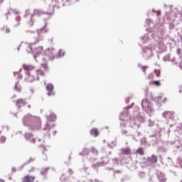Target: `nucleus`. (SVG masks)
I'll use <instances>...</instances> for the list:
<instances>
[{"mask_svg": "<svg viewBox=\"0 0 182 182\" xmlns=\"http://www.w3.org/2000/svg\"><path fill=\"white\" fill-rule=\"evenodd\" d=\"M141 105L145 112H139V106H135L133 109V120L131 122V127H134V129H139V127H140V124L143 123L146 119V114L151 116L154 112L153 105L151 103L149 102L147 99L142 100Z\"/></svg>", "mask_w": 182, "mask_h": 182, "instance_id": "obj_1", "label": "nucleus"}, {"mask_svg": "<svg viewBox=\"0 0 182 182\" xmlns=\"http://www.w3.org/2000/svg\"><path fill=\"white\" fill-rule=\"evenodd\" d=\"M141 41L144 45H149V46H153L154 45V50H156L157 53H161L166 50V46H164L163 38H160L153 32H149L141 37Z\"/></svg>", "mask_w": 182, "mask_h": 182, "instance_id": "obj_2", "label": "nucleus"}, {"mask_svg": "<svg viewBox=\"0 0 182 182\" xmlns=\"http://www.w3.org/2000/svg\"><path fill=\"white\" fill-rule=\"evenodd\" d=\"M22 124L25 127H28V130H39L42 126L41 117L31 114L23 116L21 119Z\"/></svg>", "mask_w": 182, "mask_h": 182, "instance_id": "obj_3", "label": "nucleus"}, {"mask_svg": "<svg viewBox=\"0 0 182 182\" xmlns=\"http://www.w3.org/2000/svg\"><path fill=\"white\" fill-rule=\"evenodd\" d=\"M47 26H48V23L45 22L43 28H41L37 30L38 37L36 39L35 42L26 44L27 53H33V45L45 39V36H43V33H48V32H49V29H48Z\"/></svg>", "mask_w": 182, "mask_h": 182, "instance_id": "obj_4", "label": "nucleus"}, {"mask_svg": "<svg viewBox=\"0 0 182 182\" xmlns=\"http://www.w3.org/2000/svg\"><path fill=\"white\" fill-rule=\"evenodd\" d=\"M23 69L25 72L24 74V80L25 82H32L34 80H39V77L36 76V74L33 70L35 69V66L32 65L23 64Z\"/></svg>", "mask_w": 182, "mask_h": 182, "instance_id": "obj_5", "label": "nucleus"}, {"mask_svg": "<svg viewBox=\"0 0 182 182\" xmlns=\"http://www.w3.org/2000/svg\"><path fill=\"white\" fill-rule=\"evenodd\" d=\"M79 0H52L51 4L49 5V9H59L61 6H69Z\"/></svg>", "mask_w": 182, "mask_h": 182, "instance_id": "obj_6", "label": "nucleus"}, {"mask_svg": "<svg viewBox=\"0 0 182 182\" xmlns=\"http://www.w3.org/2000/svg\"><path fill=\"white\" fill-rule=\"evenodd\" d=\"M165 132V133L169 136L170 132H171V129L170 128H168L167 129H164L163 128H159L156 134L149 135L148 137V143L149 144H154L156 141H157V139H160L161 137V135L163 134V132Z\"/></svg>", "mask_w": 182, "mask_h": 182, "instance_id": "obj_7", "label": "nucleus"}, {"mask_svg": "<svg viewBox=\"0 0 182 182\" xmlns=\"http://www.w3.org/2000/svg\"><path fill=\"white\" fill-rule=\"evenodd\" d=\"M47 122L45 125V127L43 128V130L45 132L46 130H48V132L50 130V129H53L56 124H53L52 126H50V124H49V122H51L52 123L55 122L57 120L56 114H55V112H50L49 114L46 115Z\"/></svg>", "mask_w": 182, "mask_h": 182, "instance_id": "obj_8", "label": "nucleus"}, {"mask_svg": "<svg viewBox=\"0 0 182 182\" xmlns=\"http://www.w3.org/2000/svg\"><path fill=\"white\" fill-rule=\"evenodd\" d=\"M169 8L170 12H166L165 14L164 19L168 21V22H172V21H174V19L177 18V15H178V9H177V8L171 9L173 8V5H170Z\"/></svg>", "mask_w": 182, "mask_h": 182, "instance_id": "obj_9", "label": "nucleus"}, {"mask_svg": "<svg viewBox=\"0 0 182 182\" xmlns=\"http://www.w3.org/2000/svg\"><path fill=\"white\" fill-rule=\"evenodd\" d=\"M163 117L167 119V123L169 127H172L176 124V113L166 111L162 114Z\"/></svg>", "mask_w": 182, "mask_h": 182, "instance_id": "obj_10", "label": "nucleus"}, {"mask_svg": "<svg viewBox=\"0 0 182 182\" xmlns=\"http://www.w3.org/2000/svg\"><path fill=\"white\" fill-rule=\"evenodd\" d=\"M53 9L50 10V9H49L47 12L39 9H35L33 11V16H41V15H46V17L44 18V21L46 22V21H49V19H50L51 16H53Z\"/></svg>", "mask_w": 182, "mask_h": 182, "instance_id": "obj_11", "label": "nucleus"}, {"mask_svg": "<svg viewBox=\"0 0 182 182\" xmlns=\"http://www.w3.org/2000/svg\"><path fill=\"white\" fill-rule=\"evenodd\" d=\"M55 52V49L53 48H48L46 51H45V55H48V57L45 58L43 57V55H42V58L43 60H44V63H41V66L43 68L44 70H48V63L46 62L48 60V59H50V56L53 55V53Z\"/></svg>", "mask_w": 182, "mask_h": 182, "instance_id": "obj_12", "label": "nucleus"}, {"mask_svg": "<svg viewBox=\"0 0 182 182\" xmlns=\"http://www.w3.org/2000/svg\"><path fill=\"white\" fill-rule=\"evenodd\" d=\"M153 48L154 47H151V48L147 47V46L142 47V51L141 55L143 59H145V60H147L153 56V50H152Z\"/></svg>", "mask_w": 182, "mask_h": 182, "instance_id": "obj_13", "label": "nucleus"}, {"mask_svg": "<svg viewBox=\"0 0 182 182\" xmlns=\"http://www.w3.org/2000/svg\"><path fill=\"white\" fill-rule=\"evenodd\" d=\"M129 109H132V107L127 106L126 108H124V112H121L119 114V120H122V122H127L129 119H132V115L129 116Z\"/></svg>", "mask_w": 182, "mask_h": 182, "instance_id": "obj_14", "label": "nucleus"}, {"mask_svg": "<svg viewBox=\"0 0 182 182\" xmlns=\"http://www.w3.org/2000/svg\"><path fill=\"white\" fill-rule=\"evenodd\" d=\"M46 86V90L47 92V95L50 97L51 96L55 97L56 96V92H55V86L52 83L46 84L44 83Z\"/></svg>", "mask_w": 182, "mask_h": 182, "instance_id": "obj_15", "label": "nucleus"}, {"mask_svg": "<svg viewBox=\"0 0 182 182\" xmlns=\"http://www.w3.org/2000/svg\"><path fill=\"white\" fill-rule=\"evenodd\" d=\"M90 150L89 148H84L81 152L79 153V156H87V159L90 160L92 163L93 161H96V158L95 157H89V153Z\"/></svg>", "mask_w": 182, "mask_h": 182, "instance_id": "obj_16", "label": "nucleus"}, {"mask_svg": "<svg viewBox=\"0 0 182 182\" xmlns=\"http://www.w3.org/2000/svg\"><path fill=\"white\" fill-rule=\"evenodd\" d=\"M146 163L151 166V167H154L157 164V156L152 154L146 159Z\"/></svg>", "mask_w": 182, "mask_h": 182, "instance_id": "obj_17", "label": "nucleus"}, {"mask_svg": "<svg viewBox=\"0 0 182 182\" xmlns=\"http://www.w3.org/2000/svg\"><path fill=\"white\" fill-rule=\"evenodd\" d=\"M150 98L152 100H154L156 105H158V107H161V102H163V103H166V98L163 100V96H159L158 97L154 98V97L151 94Z\"/></svg>", "mask_w": 182, "mask_h": 182, "instance_id": "obj_18", "label": "nucleus"}, {"mask_svg": "<svg viewBox=\"0 0 182 182\" xmlns=\"http://www.w3.org/2000/svg\"><path fill=\"white\" fill-rule=\"evenodd\" d=\"M42 52H43V47L42 46H38L33 50V58L36 60H38L36 58H41L42 56Z\"/></svg>", "mask_w": 182, "mask_h": 182, "instance_id": "obj_19", "label": "nucleus"}, {"mask_svg": "<svg viewBox=\"0 0 182 182\" xmlns=\"http://www.w3.org/2000/svg\"><path fill=\"white\" fill-rule=\"evenodd\" d=\"M80 171L84 177H87V176H89L90 174V170L89 169V166H87V165H86L85 164H84L80 167Z\"/></svg>", "mask_w": 182, "mask_h": 182, "instance_id": "obj_20", "label": "nucleus"}, {"mask_svg": "<svg viewBox=\"0 0 182 182\" xmlns=\"http://www.w3.org/2000/svg\"><path fill=\"white\" fill-rule=\"evenodd\" d=\"M24 138L27 141H30V143H36V139L33 138V134L32 132H26Z\"/></svg>", "mask_w": 182, "mask_h": 182, "instance_id": "obj_21", "label": "nucleus"}, {"mask_svg": "<svg viewBox=\"0 0 182 182\" xmlns=\"http://www.w3.org/2000/svg\"><path fill=\"white\" fill-rule=\"evenodd\" d=\"M109 163V159L107 157L105 158V160L101 162H97L96 164H94L92 165V167H93L94 170H96L97 167L102 166H106Z\"/></svg>", "mask_w": 182, "mask_h": 182, "instance_id": "obj_22", "label": "nucleus"}, {"mask_svg": "<svg viewBox=\"0 0 182 182\" xmlns=\"http://www.w3.org/2000/svg\"><path fill=\"white\" fill-rule=\"evenodd\" d=\"M156 176H157V178L159 182L167 181V178H166V175L164 174V173H163L160 171H156Z\"/></svg>", "mask_w": 182, "mask_h": 182, "instance_id": "obj_23", "label": "nucleus"}, {"mask_svg": "<svg viewBox=\"0 0 182 182\" xmlns=\"http://www.w3.org/2000/svg\"><path fill=\"white\" fill-rule=\"evenodd\" d=\"M24 18H30L31 22L29 23V26H33V14H31L29 10H26L25 15L23 16Z\"/></svg>", "mask_w": 182, "mask_h": 182, "instance_id": "obj_24", "label": "nucleus"}, {"mask_svg": "<svg viewBox=\"0 0 182 182\" xmlns=\"http://www.w3.org/2000/svg\"><path fill=\"white\" fill-rule=\"evenodd\" d=\"M65 50L60 49L56 55H53V59H60V58L65 56Z\"/></svg>", "mask_w": 182, "mask_h": 182, "instance_id": "obj_25", "label": "nucleus"}, {"mask_svg": "<svg viewBox=\"0 0 182 182\" xmlns=\"http://www.w3.org/2000/svg\"><path fill=\"white\" fill-rule=\"evenodd\" d=\"M25 105H26V102L23 101V99H18L16 102V105L18 109H21V107L25 106Z\"/></svg>", "mask_w": 182, "mask_h": 182, "instance_id": "obj_26", "label": "nucleus"}, {"mask_svg": "<svg viewBox=\"0 0 182 182\" xmlns=\"http://www.w3.org/2000/svg\"><path fill=\"white\" fill-rule=\"evenodd\" d=\"M90 133L93 137H97V136H99V130L97 129V128H92L90 131Z\"/></svg>", "mask_w": 182, "mask_h": 182, "instance_id": "obj_27", "label": "nucleus"}, {"mask_svg": "<svg viewBox=\"0 0 182 182\" xmlns=\"http://www.w3.org/2000/svg\"><path fill=\"white\" fill-rule=\"evenodd\" d=\"M35 181V176H24L23 178V182H33Z\"/></svg>", "mask_w": 182, "mask_h": 182, "instance_id": "obj_28", "label": "nucleus"}, {"mask_svg": "<svg viewBox=\"0 0 182 182\" xmlns=\"http://www.w3.org/2000/svg\"><path fill=\"white\" fill-rule=\"evenodd\" d=\"M49 167L47 168H42L40 171V174L41 176H43V177L46 176V174H48V171L49 170Z\"/></svg>", "mask_w": 182, "mask_h": 182, "instance_id": "obj_29", "label": "nucleus"}, {"mask_svg": "<svg viewBox=\"0 0 182 182\" xmlns=\"http://www.w3.org/2000/svg\"><path fill=\"white\" fill-rule=\"evenodd\" d=\"M11 14H14V15H18L19 12H18V10L11 9L10 11L6 14V17L7 20H8V17L9 16V15H11Z\"/></svg>", "mask_w": 182, "mask_h": 182, "instance_id": "obj_30", "label": "nucleus"}, {"mask_svg": "<svg viewBox=\"0 0 182 182\" xmlns=\"http://www.w3.org/2000/svg\"><path fill=\"white\" fill-rule=\"evenodd\" d=\"M14 90H16V92H22L19 82H16L15 86H14Z\"/></svg>", "mask_w": 182, "mask_h": 182, "instance_id": "obj_31", "label": "nucleus"}, {"mask_svg": "<svg viewBox=\"0 0 182 182\" xmlns=\"http://www.w3.org/2000/svg\"><path fill=\"white\" fill-rule=\"evenodd\" d=\"M145 23V26H149V28H153L154 26L153 21L150 19H146Z\"/></svg>", "mask_w": 182, "mask_h": 182, "instance_id": "obj_32", "label": "nucleus"}, {"mask_svg": "<svg viewBox=\"0 0 182 182\" xmlns=\"http://www.w3.org/2000/svg\"><path fill=\"white\" fill-rule=\"evenodd\" d=\"M112 167H117V166H119V159L117 158H113L112 159Z\"/></svg>", "mask_w": 182, "mask_h": 182, "instance_id": "obj_33", "label": "nucleus"}, {"mask_svg": "<svg viewBox=\"0 0 182 182\" xmlns=\"http://www.w3.org/2000/svg\"><path fill=\"white\" fill-rule=\"evenodd\" d=\"M141 141V144H142V146H146V144H149V139L147 140V139L146 137H143L140 139Z\"/></svg>", "mask_w": 182, "mask_h": 182, "instance_id": "obj_34", "label": "nucleus"}, {"mask_svg": "<svg viewBox=\"0 0 182 182\" xmlns=\"http://www.w3.org/2000/svg\"><path fill=\"white\" fill-rule=\"evenodd\" d=\"M121 151H122V154H126V155L130 154V149H129V148H122L121 149Z\"/></svg>", "mask_w": 182, "mask_h": 182, "instance_id": "obj_35", "label": "nucleus"}, {"mask_svg": "<svg viewBox=\"0 0 182 182\" xmlns=\"http://www.w3.org/2000/svg\"><path fill=\"white\" fill-rule=\"evenodd\" d=\"M36 73V76L37 77H39V75H41V76H45V73H43V71L41 70H37L36 71H34Z\"/></svg>", "mask_w": 182, "mask_h": 182, "instance_id": "obj_36", "label": "nucleus"}, {"mask_svg": "<svg viewBox=\"0 0 182 182\" xmlns=\"http://www.w3.org/2000/svg\"><path fill=\"white\" fill-rule=\"evenodd\" d=\"M137 66L138 68H141L142 72L144 73V75H146V69H147V66H143L140 63L137 64Z\"/></svg>", "mask_w": 182, "mask_h": 182, "instance_id": "obj_37", "label": "nucleus"}, {"mask_svg": "<svg viewBox=\"0 0 182 182\" xmlns=\"http://www.w3.org/2000/svg\"><path fill=\"white\" fill-rule=\"evenodd\" d=\"M16 21H17V24L14 25V27L18 28V26H19L21 25V16H17L16 17Z\"/></svg>", "mask_w": 182, "mask_h": 182, "instance_id": "obj_38", "label": "nucleus"}, {"mask_svg": "<svg viewBox=\"0 0 182 182\" xmlns=\"http://www.w3.org/2000/svg\"><path fill=\"white\" fill-rule=\"evenodd\" d=\"M22 71V68L19 70L18 72H14V75L16 76V75H18L17 77V79L21 80L22 79V75L19 74L20 72Z\"/></svg>", "mask_w": 182, "mask_h": 182, "instance_id": "obj_39", "label": "nucleus"}, {"mask_svg": "<svg viewBox=\"0 0 182 182\" xmlns=\"http://www.w3.org/2000/svg\"><path fill=\"white\" fill-rule=\"evenodd\" d=\"M136 153H138V154H140L141 156H143V154H144V149H143V147H139L136 150Z\"/></svg>", "mask_w": 182, "mask_h": 182, "instance_id": "obj_40", "label": "nucleus"}, {"mask_svg": "<svg viewBox=\"0 0 182 182\" xmlns=\"http://www.w3.org/2000/svg\"><path fill=\"white\" fill-rule=\"evenodd\" d=\"M6 136L1 135L0 136V143L1 144H4V143H6Z\"/></svg>", "mask_w": 182, "mask_h": 182, "instance_id": "obj_41", "label": "nucleus"}, {"mask_svg": "<svg viewBox=\"0 0 182 182\" xmlns=\"http://www.w3.org/2000/svg\"><path fill=\"white\" fill-rule=\"evenodd\" d=\"M91 149H92V153L95 156H97L99 154V151H97V149L95 146H92Z\"/></svg>", "mask_w": 182, "mask_h": 182, "instance_id": "obj_42", "label": "nucleus"}, {"mask_svg": "<svg viewBox=\"0 0 182 182\" xmlns=\"http://www.w3.org/2000/svg\"><path fill=\"white\" fill-rule=\"evenodd\" d=\"M36 160V158L35 156H31L29 159L26 162V164H29L30 163H33V161H35Z\"/></svg>", "mask_w": 182, "mask_h": 182, "instance_id": "obj_43", "label": "nucleus"}, {"mask_svg": "<svg viewBox=\"0 0 182 182\" xmlns=\"http://www.w3.org/2000/svg\"><path fill=\"white\" fill-rule=\"evenodd\" d=\"M1 30L5 31V33H11V28H8V26H4Z\"/></svg>", "mask_w": 182, "mask_h": 182, "instance_id": "obj_44", "label": "nucleus"}, {"mask_svg": "<svg viewBox=\"0 0 182 182\" xmlns=\"http://www.w3.org/2000/svg\"><path fill=\"white\" fill-rule=\"evenodd\" d=\"M148 126L149 127H153V126H154V121H153L152 119H149Z\"/></svg>", "mask_w": 182, "mask_h": 182, "instance_id": "obj_45", "label": "nucleus"}, {"mask_svg": "<svg viewBox=\"0 0 182 182\" xmlns=\"http://www.w3.org/2000/svg\"><path fill=\"white\" fill-rule=\"evenodd\" d=\"M163 60H164V62H167V60L170 61V53L166 54L164 57Z\"/></svg>", "mask_w": 182, "mask_h": 182, "instance_id": "obj_46", "label": "nucleus"}, {"mask_svg": "<svg viewBox=\"0 0 182 182\" xmlns=\"http://www.w3.org/2000/svg\"><path fill=\"white\" fill-rule=\"evenodd\" d=\"M114 146H116V141H112L111 142V144L108 143V147H110L111 149H113V147H114Z\"/></svg>", "mask_w": 182, "mask_h": 182, "instance_id": "obj_47", "label": "nucleus"}, {"mask_svg": "<svg viewBox=\"0 0 182 182\" xmlns=\"http://www.w3.org/2000/svg\"><path fill=\"white\" fill-rule=\"evenodd\" d=\"M152 12L154 14H156V16H160V15H161V13H160V11H156L155 10H154V9H152Z\"/></svg>", "mask_w": 182, "mask_h": 182, "instance_id": "obj_48", "label": "nucleus"}, {"mask_svg": "<svg viewBox=\"0 0 182 182\" xmlns=\"http://www.w3.org/2000/svg\"><path fill=\"white\" fill-rule=\"evenodd\" d=\"M154 84L155 85V86H160V85H161V83L159 80L154 81Z\"/></svg>", "mask_w": 182, "mask_h": 182, "instance_id": "obj_49", "label": "nucleus"}, {"mask_svg": "<svg viewBox=\"0 0 182 182\" xmlns=\"http://www.w3.org/2000/svg\"><path fill=\"white\" fill-rule=\"evenodd\" d=\"M168 28L171 31H173V29H174L175 26H174V24L173 23H169L168 25Z\"/></svg>", "mask_w": 182, "mask_h": 182, "instance_id": "obj_50", "label": "nucleus"}, {"mask_svg": "<svg viewBox=\"0 0 182 182\" xmlns=\"http://www.w3.org/2000/svg\"><path fill=\"white\" fill-rule=\"evenodd\" d=\"M126 122L127 121H122V122H120V126L123 127H126Z\"/></svg>", "mask_w": 182, "mask_h": 182, "instance_id": "obj_51", "label": "nucleus"}, {"mask_svg": "<svg viewBox=\"0 0 182 182\" xmlns=\"http://www.w3.org/2000/svg\"><path fill=\"white\" fill-rule=\"evenodd\" d=\"M25 166H26V163H24L23 165H21V166H19L18 168V170H19V171H21V170H22L23 168V167H25Z\"/></svg>", "mask_w": 182, "mask_h": 182, "instance_id": "obj_52", "label": "nucleus"}, {"mask_svg": "<svg viewBox=\"0 0 182 182\" xmlns=\"http://www.w3.org/2000/svg\"><path fill=\"white\" fill-rule=\"evenodd\" d=\"M154 73H156V77H159L160 76V70H155Z\"/></svg>", "mask_w": 182, "mask_h": 182, "instance_id": "obj_53", "label": "nucleus"}, {"mask_svg": "<svg viewBox=\"0 0 182 182\" xmlns=\"http://www.w3.org/2000/svg\"><path fill=\"white\" fill-rule=\"evenodd\" d=\"M147 79H148L149 80H150V79H153V74H149V75H148Z\"/></svg>", "mask_w": 182, "mask_h": 182, "instance_id": "obj_54", "label": "nucleus"}, {"mask_svg": "<svg viewBox=\"0 0 182 182\" xmlns=\"http://www.w3.org/2000/svg\"><path fill=\"white\" fill-rule=\"evenodd\" d=\"M33 171H35V167L32 166V167L31 168V169L28 170V172H29V173H32V172H33Z\"/></svg>", "mask_w": 182, "mask_h": 182, "instance_id": "obj_55", "label": "nucleus"}, {"mask_svg": "<svg viewBox=\"0 0 182 182\" xmlns=\"http://www.w3.org/2000/svg\"><path fill=\"white\" fill-rule=\"evenodd\" d=\"M68 173L69 174H70V176H71V174H73V171L72 170V168H69V169L68 170Z\"/></svg>", "mask_w": 182, "mask_h": 182, "instance_id": "obj_56", "label": "nucleus"}, {"mask_svg": "<svg viewBox=\"0 0 182 182\" xmlns=\"http://www.w3.org/2000/svg\"><path fill=\"white\" fill-rule=\"evenodd\" d=\"M11 170H12L13 173H16V168L15 166H13L11 168Z\"/></svg>", "mask_w": 182, "mask_h": 182, "instance_id": "obj_57", "label": "nucleus"}, {"mask_svg": "<svg viewBox=\"0 0 182 182\" xmlns=\"http://www.w3.org/2000/svg\"><path fill=\"white\" fill-rule=\"evenodd\" d=\"M90 182H100V181H99V179H95L94 181L90 179Z\"/></svg>", "mask_w": 182, "mask_h": 182, "instance_id": "obj_58", "label": "nucleus"}, {"mask_svg": "<svg viewBox=\"0 0 182 182\" xmlns=\"http://www.w3.org/2000/svg\"><path fill=\"white\" fill-rule=\"evenodd\" d=\"M176 52H177L178 55H180L181 53V49L178 48Z\"/></svg>", "mask_w": 182, "mask_h": 182, "instance_id": "obj_59", "label": "nucleus"}, {"mask_svg": "<svg viewBox=\"0 0 182 182\" xmlns=\"http://www.w3.org/2000/svg\"><path fill=\"white\" fill-rule=\"evenodd\" d=\"M114 173H122V171H120V170H117V171H114Z\"/></svg>", "mask_w": 182, "mask_h": 182, "instance_id": "obj_60", "label": "nucleus"}, {"mask_svg": "<svg viewBox=\"0 0 182 182\" xmlns=\"http://www.w3.org/2000/svg\"><path fill=\"white\" fill-rule=\"evenodd\" d=\"M136 136H138V137H140V136H141V133L138 132L136 133Z\"/></svg>", "mask_w": 182, "mask_h": 182, "instance_id": "obj_61", "label": "nucleus"}, {"mask_svg": "<svg viewBox=\"0 0 182 182\" xmlns=\"http://www.w3.org/2000/svg\"><path fill=\"white\" fill-rule=\"evenodd\" d=\"M125 133H127V131H126V130H122V134H125Z\"/></svg>", "mask_w": 182, "mask_h": 182, "instance_id": "obj_62", "label": "nucleus"}, {"mask_svg": "<svg viewBox=\"0 0 182 182\" xmlns=\"http://www.w3.org/2000/svg\"><path fill=\"white\" fill-rule=\"evenodd\" d=\"M39 147H43L44 149V150H46V148H45V146H43V144L39 145Z\"/></svg>", "mask_w": 182, "mask_h": 182, "instance_id": "obj_63", "label": "nucleus"}, {"mask_svg": "<svg viewBox=\"0 0 182 182\" xmlns=\"http://www.w3.org/2000/svg\"><path fill=\"white\" fill-rule=\"evenodd\" d=\"M180 39H181V42L182 43V36H179Z\"/></svg>", "mask_w": 182, "mask_h": 182, "instance_id": "obj_64", "label": "nucleus"}]
</instances>
